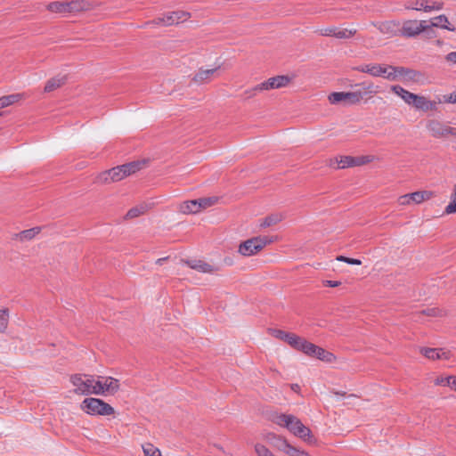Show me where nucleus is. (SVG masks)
<instances>
[{"label":"nucleus","mask_w":456,"mask_h":456,"mask_svg":"<svg viewBox=\"0 0 456 456\" xmlns=\"http://www.w3.org/2000/svg\"><path fill=\"white\" fill-rule=\"evenodd\" d=\"M451 379L452 378L450 376L448 377H437L434 383L436 386H448L449 384H451Z\"/></svg>","instance_id":"nucleus-45"},{"label":"nucleus","mask_w":456,"mask_h":456,"mask_svg":"<svg viewBox=\"0 0 456 456\" xmlns=\"http://www.w3.org/2000/svg\"><path fill=\"white\" fill-rule=\"evenodd\" d=\"M273 421L276 425L287 428L292 435L303 441L309 444L314 442L311 429L305 427L295 415L277 413L273 415Z\"/></svg>","instance_id":"nucleus-1"},{"label":"nucleus","mask_w":456,"mask_h":456,"mask_svg":"<svg viewBox=\"0 0 456 456\" xmlns=\"http://www.w3.org/2000/svg\"><path fill=\"white\" fill-rule=\"evenodd\" d=\"M189 18V13L184 12H172L167 13L163 18H159L153 22L156 24H163L166 26H171L174 24H177L179 22H183Z\"/></svg>","instance_id":"nucleus-12"},{"label":"nucleus","mask_w":456,"mask_h":456,"mask_svg":"<svg viewBox=\"0 0 456 456\" xmlns=\"http://www.w3.org/2000/svg\"><path fill=\"white\" fill-rule=\"evenodd\" d=\"M444 60L449 65L456 66V51L448 53Z\"/></svg>","instance_id":"nucleus-46"},{"label":"nucleus","mask_w":456,"mask_h":456,"mask_svg":"<svg viewBox=\"0 0 456 456\" xmlns=\"http://www.w3.org/2000/svg\"><path fill=\"white\" fill-rule=\"evenodd\" d=\"M429 28L426 20H405L402 27L400 26V35L405 37H414Z\"/></svg>","instance_id":"nucleus-7"},{"label":"nucleus","mask_w":456,"mask_h":456,"mask_svg":"<svg viewBox=\"0 0 456 456\" xmlns=\"http://www.w3.org/2000/svg\"><path fill=\"white\" fill-rule=\"evenodd\" d=\"M415 72L410 69L395 66H386L385 78L390 81H397L402 77L412 78Z\"/></svg>","instance_id":"nucleus-11"},{"label":"nucleus","mask_w":456,"mask_h":456,"mask_svg":"<svg viewBox=\"0 0 456 456\" xmlns=\"http://www.w3.org/2000/svg\"><path fill=\"white\" fill-rule=\"evenodd\" d=\"M444 213L447 215L456 213V183L453 186L451 200L444 208Z\"/></svg>","instance_id":"nucleus-34"},{"label":"nucleus","mask_w":456,"mask_h":456,"mask_svg":"<svg viewBox=\"0 0 456 456\" xmlns=\"http://www.w3.org/2000/svg\"><path fill=\"white\" fill-rule=\"evenodd\" d=\"M417 95L418 94L411 93L410 91L407 90L404 95H403L402 99L405 103L414 106Z\"/></svg>","instance_id":"nucleus-42"},{"label":"nucleus","mask_w":456,"mask_h":456,"mask_svg":"<svg viewBox=\"0 0 456 456\" xmlns=\"http://www.w3.org/2000/svg\"><path fill=\"white\" fill-rule=\"evenodd\" d=\"M298 337L299 336H297L294 333H289L288 338L285 339V342L288 343L291 347H293V346L296 344Z\"/></svg>","instance_id":"nucleus-49"},{"label":"nucleus","mask_w":456,"mask_h":456,"mask_svg":"<svg viewBox=\"0 0 456 456\" xmlns=\"http://www.w3.org/2000/svg\"><path fill=\"white\" fill-rule=\"evenodd\" d=\"M142 163L139 161H134L130 163H126L124 165H121L123 168V174L126 175V176H128L132 174H134L138 170L142 168Z\"/></svg>","instance_id":"nucleus-28"},{"label":"nucleus","mask_w":456,"mask_h":456,"mask_svg":"<svg viewBox=\"0 0 456 456\" xmlns=\"http://www.w3.org/2000/svg\"><path fill=\"white\" fill-rule=\"evenodd\" d=\"M421 354L428 359L436 360V359H444L447 360L450 358V352L444 351L441 348H428L424 347L420 349Z\"/></svg>","instance_id":"nucleus-20"},{"label":"nucleus","mask_w":456,"mask_h":456,"mask_svg":"<svg viewBox=\"0 0 456 456\" xmlns=\"http://www.w3.org/2000/svg\"><path fill=\"white\" fill-rule=\"evenodd\" d=\"M47 9L52 12L56 13H69V5L67 2H53L47 5Z\"/></svg>","instance_id":"nucleus-27"},{"label":"nucleus","mask_w":456,"mask_h":456,"mask_svg":"<svg viewBox=\"0 0 456 456\" xmlns=\"http://www.w3.org/2000/svg\"><path fill=\"white\" fill-rule=\"evenodd\" d=\"M290 388L295 393H299V391H300V386L298 384H291Z\"/></svg>","instance_id":"nucleus-54"},{"label":"nucleus","mask_w":456,"mask_h":456,"mask_svg":"<svg viewBox=\"0 0 456 456\" xmlns=\"http://www.w3.org/2000/svg\"><path fill=\"white\" fill-rule=\"evenodd\" d=\"M69 5V12H78L81 11L88 10L90 7L89 3L84 0H74L70 2H67Z\"/></svg>","instance_id":"nucleus-26"},{"label":"nucleus","mask_w":456,"mask_h":456,"mask_svg":"<svg viewBox=\"0 0 456 456\" xmlns=\"http://www.w3.org/2000/svg\"><path fill=\"white\" fill-rule=\"evenodd\" d=\"M427 128L430 134L436 138L444 137L448 134H456V128L451 127L436 119L428 120L427 123Z\"/></svg>","instance_id":"nucleus-8"},{"label":"nucleus","mask_w":456,"mask_h":456,"mask_svg":"<svg viewBox=\"0 0 456 456\" xmlns=\"http://www.w3.org/2000/svg\"><path fill=\"white\" fill-rule=\"evenodd\" d=\"M255 452L257 456H274L268 448L261 444H256L255 445Z\"/></svg>","instance_id":"nucleus-41"},{"label":"nucleus","mask_w":456,"mask_h":456,"mask_svg":"<svg viewBox=\"0 0 456 456\" xmlns=\"http://www.w3.org/2000/svg\"><path fill=\"white\" fill-rule=\"evenodd\" d=\"M311 345H312L311 342L307 341L306 339H305L302 337H298L296 344L293 346L292 348H294L297 351H300L307 355L309 353Z\"/></svg>","instance_id":"nucleus-30"},{"label":"nucleus","mask_w":456,"mask_h":456,"mask_svg":"<svg viewBox=\"0 0 456 456\" xmlns=\"http://www.w3.org/2000/svg\"><path fill=\"white\" fill-rule=\"evenodd\" d=\"M20 99V94H10L0 98V108H4L13 104Z\"/></svg>","instance_id":"nucleus-35"},{"label":"nucleus","mask_w":456,"mask_h":456,"mask_svg":"<svg viewBox=\"0 0 456 456\" xmlns=\"http://www.w3.org/2000/svg\"><path fill=\"white\" fill-rule=\"evenodd\" d=\"M9 310L6 307H0V333H4L9 324Z\"/></svg>","instance_id":"nucleus-29"},{"label":"nucleus","mask_w":456,"mask_h":456,"mask_svg":"<svg viewBox=\"0 0 456 456\" xmlns=\"http://www.w3.org/2000/svg\"><path fill=\"white\" fill-rule=\"evenodd\" d=\"M147 209H148V208L146 205L136 206L128 210L126 217V218H135V217L140 216L141 215L144 214L147 211Z\"/></svg>","instance_id":"nucleus-33"},{"label":"nucleus","mask_w":456,"mask_h":456,"mask_svg":"<svg viewBox=\"0 0 456 456\" xmlns=\"http://www.w3.org/2000/svg\"><path fill=\"white\" fill-rule=\"evenodd\" d=\"M337 29H338L337 27L324 28L320 30V34L324 37H335Z\"/></svg>","instance_id":"nucleus-44"},{"label":"nucleus","mask_w":456,"mask_h":456,"mask_svg":"<svg viewBox=\"0 0 456 456\" xmlns=\"http://www.w3.org/2000/svg\"><path fill=\"white\" fill-rule=\"evenodd\" d=\"M142 448L144 456H161L160 450L151 443L143 444Z\"/></svg>","instance_id":"nucleus-32"},{"label":"nucleus","mask_w":456,"mask_h":456,"mask_svg":"<svg viewBox=\"0 0 456 456\" xmlns=\"http://www.w3.org/2000/svg\"><path fill=\"white\" fill-rule=\"evenodd\" d=\"M268 332L273 337H274L278 339L283 340V341H285V339L288 338V336L289 334V332H286V331H283L281 330H277V329H269Z\"/></svg>","instance_id":"nucleus-40"},{"label":"nucleus","mask_w":456,"mask_h":456,"mask_svg":"<svg viewBox=\"0 0 456 456\" xmlns=\"http://www.w3.org/2000/svg\"><path fill=\"white\" fill-rule=\"evenodd\" d=\"M273 240L266 236H257L248 239L239 246V253L244 256H250L262 250Z\"/></svg>","instance_id":"nucleus-5"},{"label":"nucleus","mask_w":456,"mask_h":456,"mask_svg":"<svg viewBox=\"0 0 456 456\" xmlns=\"http://www.w3.org/2000/svg\"><path fill=\"white\" fill-rule=\"evenodd\" d=\"M380 33L387 37H392L400 34V22L396 20H387L374 24Z\"/></svg>","instance_id":"nucleus-14"},{"label":"nucleus","mask_w":456,"mask_h":456,"mask_svg":"<svg viewBox=\"0 0 456 456\" xmlns=\"http://www.w3.org/2000/svg\"><path fill=\"white\" fill-rule=\"evenodd\" d=\"M444 102L449 103H456V93H452L448 96H444Z\"/></svg>","instance_id":"nucleus-52"},{"label":"nucleus","mask_w":456,"mask_h":456,"mask_svg":"<svg viewBox=\"0 0 456 456\" xmlns=\"http://www.w3.org/2000/svg\"><path fill=\"white\" fill-rule=\"evenodd\" d=\"M355 70L368 73L373 77H385L386 74V66H381L379 64H364L354 68Z\"/></svg>","instance_id":"nucleus-19"},{"label":"nucleus","mask_w":456,"mask_h":456,"mask_svg":"<svg viewBox=\"0 0 456 456\" xmlns=\"http://www.w3.org/2000/svg\"><path fill=\"white\" fill-rule=\"evenodd\" d=\"M291 81L289 76H276L261 83L262 88L265 91L272 89H279L287 86Z\"/></svg>","instance_id":"nucleus-13"},{"label":"nucleus","mask_w":456,"mask_h":456,"mask_svg":"<svg viewBox=\"0 0 456 456\" xmlns=\"http://www.w3.org/2000/svg\"><path fill=\"white\" fill-rule=\"evenodd\" d=\"M398 203L402 206L411 205L412 200H411V193L402 195L398 198Z\"/></svg>","instance_id":"nucleus-47"},{"label":"nucleus","mask_w":456,"mask_h":456,"mask_svg":"<svg viewBox=\"0 0 456 456\" xmlns=\"http://www.w3.org/2000/svg\"><path fill=\"white\" fill-rule=\"evenodd\" d=\"M367 160H364L362 158H354L350 156L340 157L339 159H336L334 160H330V166L334 167L335 164H337V168H346L349 167H355L362 165Z\"/></svg>","instance_id":"nucleus-15"},{"label":"nucleus","mask_w":456,"mask_h":456,"mask_svg":"<svg viewBox=\"0 0 456 456\" xmlns=\"http://www.w3.org/2000/svg\"><path fill=\"white\" fill-rule=\"evenodd\" d=\"M355 33L356 29L338 28L335 37L339 39H346L352 37L354 35H355Z\"/></svg>","instance_id":"nucleus-37"},{"label":"nucleus","mask_w":456,"mask_h":456,"mask_svg":"<svg viewBox=\"0 0 456 456\" xmlns=\"http://www.w3.org/2000/svg\"><path fill=\"white\" fill-rule=\"evenodd\" d=\"M452 378L451 384L448 387H451L452 389L456 391V376H450Z\"/></svg>","instance_id":"nucleus-53"},{"label":"nucleus","mask_w":456,"mask_h":456,"mask_svg":"<svg viewBox=\"0 0 456 456\" xmlns=\"http://www.w3.org/2000/svg\"><path fill=\"white\" fill-rule=\"evenodd\" d=\"M307 356L315 357L325 362H333L336 359L335 355L332 353L326 351L324 348L320 347L313 343L311 345Z\"/></svg>","instance_id":"nucleus-17"},{"label":"nucleus","mask_w":456,"mask_h":456,"mask_svg":"<svg viewBox=\"0 0 456 456\" xmlns=\"http://www.w3.org/2000/svg\"><path fill=\"white\" fill-rule=\"evenodd\" d=\"M424 314L428 316H435L440 314V311L435 308H428L422 312Z\"/></svg>","instance_id":"nucleus-50"},{"label":"nucleus","mask_w":456,"mask_h":456,"mask_svg":"<svg viewBox=\"0 0 456 456\" xmlns=\"http://www.w3.org/2000/svg\"><path fill=\"white\" fill-rule=\"evenodd\" d=\"M323 284L327 287H330V288H336V287H338L341 282L338 281H330V280H327V281H323Z\"/></svg>","instance_id":"nucleus-51"},{"label":"nucleus","mask_w":456,"mask_h":456,"mask_svg":"<svg viewBox=\"0 0 456 456\" xmlns=\"http://www.w3.org/2000/svg\"><path fill=\"white\" fill-rule=\"evenodd\" d=\"M281 220V217L280 216H277V215L268 216L261 221L260 226L263 228L269 227L273 224H276Z\"/></svg>","instance_id":"nucleus-38"},{"label":"nucleus","mask_w":456,"mask_h":456,"mask_svg":"<svg viewBox=\"0 0 456 456\" xmlns=\"http://www.w3.org/2000/svg\"><path fill=\"white\" fill-rule=\"evenodd\" d=\"M83 411L89 415L110 416L114 413V408L103 400L94 397L86 398L80 404Z\"/></svg>","instance_id":"nucleus-3"},{"label":"nucleus","mask_w":456,"mask_h":456,"mask_svg":"<svg viewBox=\"0 0 456 456\" xmlns=\"http://www.w3.org/2000/svg\"><path fill=\"white\" fill-rule=\"evenodd\" d=\"M405 8L408 10L424 11L425 12H430L433 11L442 10L444 8V3L442 1L421 0L416 1L412 4H407Z\"/></svg>","instance_id":"nucleus-9"},{"label":"nucleus","mask_w":456,"mask_h":456,"mask_svg":"<svg viewBox=\"0 0 456 456\" xmlns=\"http://www.w3.org/2000/svg\"><path fill=\"white\" fill-rule=\"evenodd\" d=\"M126 176L125 174H123V168L121 166H118L116 167H113L111 169L106 170L102 173H101L97 176V182L100 183H110L114 182H118L122 179H124Z\"/></svg>","instance_id":"nucleus-10"},{"label":"nucleus","mask_w":456,"mask_h":456,"mask_svg":"<svg viewBox=\"0 0 456 456\" xmlns=\"http://www.w3.org/2000/svg\"><path fill=\"white\" fill-rule=\"evenodd\" d=\"M190 268L203 273H213L218 268L200 259L182 260Z\"/></svg>","instance_id":"nucleus-16"},{"label":"nucleus","mask_w":456,"mask_h":456,"mask_svg":"<svg viewBox=\"0 0 456 456\" xmlns=\"http://www.w3.org/2000/svg\"><path fill=\"white\" fill-rule=\"evenodd\" d=\"M437 103L436 102L428 100L426 97L421 95H417L414 108L417 110H420L423 111H428V110H436Z\"/></svg>","instance_id":"nucleus-21"},{"label":"nucleus","mask_w":456,"mask_h":456,"mask_svg":"<svg viewBox=\"0 0 456 456\" xmlns=\"http://www.w3.org/2000/svg\"><path fill=\"white\" fill-rule=\"evenodd\" d=\"M391 91L402 98L407 90L402 87L401 86L395 85L391 86Z\"/></svg>","instance_id":"nucleus-48"},{"label":"nucleus","mask_w":456,"mask_h":456,"mask_svg":"<svg viewBox=\"0 0 456 456\" xmlns=\"http://www.w3.org/2000/svg\"><path fill=\"white\" fill-rule=\"evenodd\" d=\"M336 394H337V395H345V393H339V392H337Z\"/></svg>","instance_id":"nucleus-56"},{"label":"nucleus","mask_w":456,"mask_h":456,"mask_svg":"<svg viewBox=\"0 0 456 456\" xmlns=\"http://www.w3.org/2000/svg\"><path fill=\"white\" fill-rule=\"evenodd\" d=\"M179 211L185 215L197 214L200 212L196 200L184 201L180 204Z\"/></svg>","instance_id":"nucleus-25"},{"label":"nucleus","mask_w":456,"mask_h":456,"mask_svg":"<svg viewBox=\"0 0 456 456\" xmlns=\"http://www.w3.org/2000/svg\"><path fill=\"white\" fill-rule=\"evenodd\" d=\"M41 228L40 227H34L31 229H28L25 231H22L19 233V238L20 240H32L37 234L40 232Z\"/></svg>","instance_id":"nucleus-31"},{"label":"nucleus","mask_w":456,"mask_h":456,"mask_svg":"<svg viewBox=\"0 0 456 456\" xmlns=\"http://www.w3.org/2000/svg\"><path fill=\"white\" fill-rule=\"evenodd\" d=\"M362 90L354 92H334L329 95V101L331 104L344 102L345 104L353 105L362 102L364 95L376 94L379 90L372 83L362 84Z\"/></svg>","instance_id":"nucleus-2"},{"label":"nucleus","mask_w":456,"mask_h":456,"mask_svg":"<svg viewBox=\"0 0 456 456\" xmlns=\"http://www.w3.org/2000/svg\"><path fill=\"white\" fill-rule=\"evenodd\" d=\"M216 200H217V199L214 198V197H211V198H201V199L196 200L200 212L202 209H205V208H207L208 207L213 206L216 202Z\"/></svg>","instance_id":"nucleus-36"},{"label":"nucleus","mask_w":456,"mask_h":456,"mask_svg":"<svg viewBox=\"0 0 456 456\" xmlns=\"http://www.w3.org/2000/svg\"><path fill=\"white\" fill-rule=\"evenodd\" d=\"M167 259V257H162V258H159L157 261H156V264L157 265H162L164 261H166Z\"/></svg>","instance_id":"nucleus-55"},{"label":"nucleus","mask_w":456,"mask_h":456,"mask_svg":"<svg viewBox=\"0 0 456 456\" xmlns=\"http://www.w3.org/2000/svg\"><path fill=\"white\" fill-rule=\"evenodd\" d=\"M430 27H436L444 29H447L449 31H455V27L453 25H451L448 18L444 14L438 15L436 17H434L430 20Z\"/></svg>","instance_id":"nucleus-22"},{"label":"nucleus","mask_w":456,"mask_h":456,"mask_svg":"<svg viewBox=\"0 0 456 456\" xmlns=\"http://www.w3.org/2000/svg\"><path fill=\"white\" fill-rule=\"evenodd\" d=\"M263 91H265L261 86V83L244 91L243 95L245 99H250L254 96H256L258 93H261Z\"/></svg>","instance_id":"nucleus-39"},{"label":"nucleus","mask_w":456,"mask_h":456,"mask_svg":"<svg viewBox=\"0 0 456 456\" xmlns=\"http://www.w3.org/2000/svg\"><path fill=\"white\" fill-rule=\"evenodd\" d=\"M337 260L340 261V262H345L348 265H362V261L360 259L350 258V257L344 256H337Z\"/></svg>","instance_id":"nucleus-43"},{"label":"nucleus","mask_w":456,"mask_h":456,"mask_svg":"<svg viewBox=\"0 0 456 456\" xmlns=\"http://www.w3.org/2000/svg\"><path fill=\"white\" fill-rule=\"evenodd\" d=\"M434 195L435 193L431 191H419L411 193V200L412 203L420 204L423 201L430 200Z\"/></svg>","instance_id":"nucleus-23"},{"label":"nucleus","mask_w":456,"mask_h":456,"mask_svg":"<svg viewBox=\"0 0 456 456\" xmlns=\"http://www.w3.org/2000/svg\"><path fill=\"white\" fill-rule=\"evenodd\" d=\"M219 67L213 69H200L193 77V81L197 84H205L210 82L214 77L218 76Z\"/></svg>","instance_id":"nucleus-18"},{"label":"nucleus","mask_w":456,"mask_h":456,"mask_svg":"<svg viewBox=\"0 0 456 456\" xmlns=\"http://www.w3.org/2000/svg\"><path fill=\"white\" fill-rule=\"evenodd\" d=\"M94 385V395H114L119 389V380L112 377L99 376Z\"/></svg>","instance_id":"nucleus-6"},{"label":"nucleus","mask_w":456,"mask_h":456,"mask_svg":"<svg viewBox=\"0 0 456 456\" xmlns=\"http://www.w3.org/2000/svg\"><path fill=\"white\" fill-rule=\"evenodd\" d=\"M66 81V76H57L49 79L45 86V92L50 93L61 87Z\"/></svg>","instance_id":"nucleus-24"},{"label":"nucleus","mask_w":456,"mask_h":456,"mask_svg":"<svg viewBox=\"0 0 456 456\" xmlns=\"http://www.w3.org/2000/svg\"><path fill=\"white\" fill-rule=\"evenodd\" d=\"M70 383L74 386V393L80 395H94L95 390V379L92 375L74 374L69 379Z\"/></svg>","instance_id":"nucleus-4"}]
</instances>
